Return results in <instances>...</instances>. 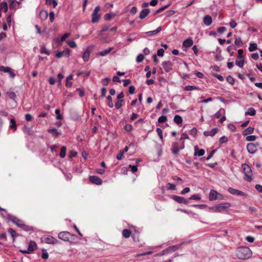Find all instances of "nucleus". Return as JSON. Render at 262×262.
<instances>
[{"label":"nucleus","instance_id":"obj_1","mask_svg":"<svg viewBox=\"0 0 262 262\" xmlns=\"http://www.w3.org/2000/svg\"><path fill=\"white\" fill-rule=\"evenodd\" d=\"M252 251L250 248L246 247L238 248L236 250V255L238 258L242 260L249 259L252 256Z\"/></svg>","mask_w":262,"mask_h":262},{"label":"nucleus","instance_id":"obj_2","mask_svg":"<svg viewBox=\"0 0 262 262\" xmlns=\"http://www.w3.org/2000/svg\"><path fill=\"white\" fill-rule=\"evenodd\" d=\"M231 205L229 203H224L219 204L210 208L211 211L213 212H223L231 207Z\"/></svg>","mask_w":262,"mask_h":262},{"label":"nucleus","instance_id":"obj_3","mask_svg":"<svg viewBox=\"0 0 262 262\" xmlns=\"http://www.w3.org/2000/svg\"><path fill=\"white\" fill-rule=\"evenodd\" d=\"M242 167L246 177L245 179L248 182L252 181V172L250 166L247 164H243Z\"/></svg>","mask_w":262,"mask_h":262},{"label":"nucleus","instance_id":"obj_4","mask_svg":"<svg viewBox=\"0 0 262 262\" xmlns=\"http://www.w3.org/2000/svg\"><path fill=\"white\" fill-rule=\"evenodd\" d=\"M41 241L47 244H58V241L51 235H45L41 238Z\"/></svg>","mask_w":262,"mask_h":262},{"label":"nucleus","instance_id":"obj_5","mask_svg":"<svg viewBox=\"0 0 262 262\" xmlns=\"http://www.w3.org/2000/svg\"><path fill=\"white\" fill-rule=\"evenodd\" d=\"M94 46H89L82 54V58L85 62L88 61L90 58V53L93 51Z\"/></svg>","mask_w":262,"mask_h":262},{"label":"nucleus","instance_id":"obj_6","mask_svg":"<svg viewBox=\"0 0 262 262\" xmlns=\"http://www.w3.org/2000/svg\"><path fill=\"white\" fill-rule=\"evenodd\" d=\"M259 146L258 143L254 144V143H248L247 145V149L248 152L249 154H253L257 150V147Z\"/></svg>","mask_w":262,"mask_h":262},{"label":"nucleus","instance_id":"obj_7","mask_svg":"<svg viewBox=\"0 0 262 262\" xmlns=\"http://www.w3.org/2000/svg\"><path fill=\"white\" fill-rule=\"evenodd\" d=\"M58 238L63 241H69L70 237L71 236L70 233L67 231L60 232L58 234Z\"/></svg>","mask_w":262,"mask_h":262},{"label":"nucleus","instance_id":"obj_8","mask_svg":"<svg viewBox=\"0 0 262 262\" xmlns=\"http://www.w3.org/2000/svg\"><path fill=\"white\" fill-rule=\"evenodd\" d=\"M162 66L165 72H169L172 69L173 63L169 60L163 62Z\"/></svg>","mask_w":262,"mask_h":262},{"label":"nucleus","instance_id":"obj_9","mask_svg":"<svg viewBox=\"0 0 262 262\" xmlns=\"http://www.w3.org/2000/svg\"><path fill=\"white\" fill-rule=\"evenodd\" d=\"M0 71L9 73L11 78H14L15 76V74L14 73L12 70L8 67L1 66Z\"/></svg>","mask_w":262,"mask_h":262},{"label":"nucleus","instance_id":"obj_10","mask_svg":"<svg viewBox=\"0 0 262 262\" xmlns=\"http://www.w3.org/2000/svg\"><path fill=\"white\" fill-rule=\"evenodd\" d=\"M228 191L229 193H230L232 195H237V196H245L246 195L245 193L244 192L235 189L234 188L229 187L228 189Z\"/></svg>","mask_w":262,"mask_h":262},{"label":"nucleus","instance_id":"obj_11","mask_svg":"<svg viewBox=\"0 0 262 262\" xmlns=\"http://www.w3.org/2000/svg\"><path fill=\"white\" fill-rule=\"evenodd\" d=\"M219 196H222V194L212 189L210 190L209 198L210 201H214L218 199L219 198Z\"/></svg>","mask_w":262,"mask_h":262},{"label":"nucleus","instance_id":"obj_12","mask_svg":"<svg viewBox=\"0 0 262 262\" xmlns=\"http://www.w3.org/2000/svg\"><path fill=\"white\" fill-rule=\"evenodd\" d=\"M172 199L177 202L181 204H187L188 203V200L185 199L182 196L173 195Z\"/></svg>","mask_w":262,"mask_h":262},{"label":"nucleus","instance_id":"obj_13","mask_svg":"<svg viewBox=\"0 0 262 262\" xmlns=\"http://www.w3.org/2000/svg\"><path fill=\"white\" fill-rule=\"evenodd\" d=\"M71 52V50L69 49H66L65 50L63 51H58L56 54V57L58 58H60L63 56H66L68 57L70 55Z\"/></svg>","mask_w":262,"mask_h":262},{"label":"nucleus","instance_id":"obj_14","mask_svg":"<svg viewBox=\"0 0 262 262\" xmlns=\"http://www.w3.org/2000/svg\"><path fill=\"white\" fill-rule=\"evenodd\" d=\"M89 180L93 183L96 185H101L102 183V180L99 177L95 176H91L89 177Z\"/></svg>","mask_w":262,"mask_h":262},{"label":"nucleus","instance_id":"obj_15","mask_svg":"<svg viewBox=\"0 0 262 262\" xmlns=\"http://www.w3.org/2000/svg\"><path fill=\"white\" fill-rule=\"evenodd\" d=\"M10 221L13 223L14 224H16L18 227H23L25 226V225L21 223V221H20L19 219L16 218L15 216H12L10 217Z\"/></svg>","mask_w":262,"mask_h":262},{"label":"nucleus","instance_id":"obj_16","mask_svg":"<svg viewBox=\"0 0 262 262\" xmlns=\"http://www.w3.org/2000/svg\"><path fill=\"white\" fill-rule=\"evenodd\" d=\"M180 150L181 148L180 147H179L178 143L174 142L172 143L171 147V151L174 155H178Z\"/></svg>","mask_w":262,"mask_h":262},{"label":"nucleus","instance_id":"obj_17","mask_svg":"<svg viewBox=\"0 0 262 262\" xmlns=\"http://www.w3.org/2000/svg\"><path fill=\"white\" fill-rule=\"evenodd\" d=\"M219 131L218 128H214L210 131H205L204 132V135L206 137L207 136H214Z\"/></svg>","mask_w":262,"mask_h":262},{"label":"nucleus","instance_id":"obj_18","mask_svg":"<svg viewBox=\"0 0 262 262\" xmlns=\"http://www.w3.org/2000/svg\"><path fill=\"white\" fill-rule=\"evenodd\" d=\"M9 7L10 9H17L20 3L16 0H9Z\"/></svg>","mask_w":262,"mask_h":262},{"label":"nucleus","instance_id":"obj_19","mask_svg":"<svg viewBox=\"0 0 262 262\" xmlns=\"http://www.w3.org/2000/svg\"><path fill=\"white\" fill-rule=\"evenodd\" d=\"M150 10L149 9H143L139 15V18L141 19H144L145 18L147 15L149 13Z\"/></svg>","mask_w":262,"mask_h":262},{"label":"nucleus","instance_id":"obj_20","mask_svg":"<svg viewBox=\"0 0 262 262\" xmlns=\"http://www.w3.org/2000/svg\"><path fill=\"white\" fill-rule=\"evenodd\" d=\"M194 156L199 157L203 156L205 154V150L203 149H199L197 146L194 147Z\"/></svg>","mask_w":262,"mask_h":262},{"label":"nucleus","instance_id":"obj_21","mask_svg":"<svg viewBox=\"0 0 262 262\" xmlns=\"http://www.w3.org/2000/svg\"><path fill=\"white\" fill-rule=\"evenodd\" d=\"M182 45L183 47L189 48L193 45V40L191 38H188L183 41Z\"/></svg>","mask_w":262,"mask_h":262},{"label":"nucleus","instance_id":"obj_22","mask_svg":"<svg viewBox=\"0 0 262 262\" xmlns=\"http://www.w3.org/2000/svg\"><path fill=\"white\" fill-rule=\"evenodd\" d=\"M37 248V244L36 243L33 241H31L28 247V250L32 252L34 251Z\"/></svg>","mask_w":262,"mask_h":262},{"label":"nucleus","instance_id":"obj_23","mask_svg":"<svg viewBox=\"0 0 262 262\" xmlns=\"http://www.w3.org/2000/svg\"><path fill=\"white\" fill-rule=\"evenodd\" d=\"M212 22V19L211 16L209 15H206L204 17V23L205 25L209 26H210Z\"/></svg>","mask_w":262,"mask_h":262},{"label":"nucleus","instance_id":"obj_24","mask_svg":"<svg viewBox=\"0 0 262 262\" xmlns=\"http://www.w3.org/2000/svg\"><path fill=\"white\" fill-rule=\"evenodd\" d=\"M113 49V47H110L108 49L100 51L98 53V54L101 56H104L108 54Z\"/></svg>","mask_w":262,"mask_h":262},{"label":"nucleus","instance_id":"obj_25","mask_svg":"<svg viewBox=\"0 0 262 262\" xmlns=\"http://www.w3.org/2000/svg\"><path fill=\"white\" fill-rule=\"evenodd\" d=\"M161 31V27H159L156 30H154V31L146 32L145 33V34L148 36H152V35H154L157 34L158 33L160 32Z\"/></svg>","mask_w":262,"mask_h":262},{"label":"nucleus","instance_id":"obj_26","mask_svg":"<svg viewBox=\"0 0 262 262\" xmlns=\"http://www.w3.org/2000/svg\"><path fill=\"white\" fill-rule=\"evenodd\" d=\"M100 18L99 15L97 13L93 12L92 21L93 23H95L98 21Z\"/></svg>","mask_w":262,"mask_h":262},{"label":"nucleus","instance_id":"obj_27","mask_svg":"<svg viewBox=\"0 0 262 262\" xmlns=\"http://www.w3.org/2000/svg\"><path fill=\"white\" fill-rule=\"evenodd\" d=\"M73 79L72 75H69L66 79V86L70 88L72 85L71 80Z\"/></svg>","mask_w":262,"mask_h":262},{"label":"nucleus","instance_id":"obj_28","mask_svg":"<svg viewBox=\"0 0 262 262\" xmlns=\"http://www.w3.org/2000/svg\"><path fill=\"white\" fill-rule=\"evenodd\" d=\"M256 114V111L254 108L251 107L248 110V111L246 112L245 114V116L250 115L251 116H253Z\"/></svg>","mask_w":262,"mask_h":262},{"label":"nucleus","instance_id":"obj_29","mask_svg":"<svg viewBox=\"0 0 262 262\" xmlns=\"http://www.w3.org/2000/svg\"><path fill=\"white\" fill-rule=\"evenodd\" d=\"M40 17L41 20H46L48 17V13L47 11L45 10H42L40 12Z\"/></svg>","mask_w":262,"mask_h":262},{"label":"nucleus","instance_id":"obj_30","mask_svg":"<svg viewBox=\"0 0 262 262\" xmlns=\"http://www.w3.org/2000/svg\"><path fill=\"white\" fill-rule=\"evenodd\" d=\"M184 90L186 91H190L195 90H200V88L195 85H187L184 88Z\"/></svg>","mask_w":262,"mask_h":262},{"label":"nucleus","instance_id":"obj_31","mask_svg":"<svg viewBox=\"0 0 262 262\" xmlns=\"http://www.w3.org/2000/svg\"><path fill=\"white\" fill-rule=\"evenodd\" d=\"M254 128L252 127H249L247 128L243 133V135L244 136H246L247 135L251 134L253 133Z\"/></svg>","mask_w":262,"mask_h":262},{"label":"nucleus","instance_id":"obj_32","mask_svg":"<svg viewBox=\"0 0 262 262\" xmlns=\"http://www.w3.org/2000/svg\"><path fill=\"white\" fill-rule=\"evenodd\" d=\"M179 248V246H172L168 247L166 249L164 250V252H168L170 253L171 252L177 250Z\"/></svg>","mask_w":262,"mask_h":262},{"label":"nucleus","instance_id":"obj_33","mask_svg":"<svg viewBox=\"0 0 262 262\" xmlns=\"http://www.w3.org/2000/svg\"><path fill=\"white\" fill-rule=\"evenodd\" d=\"M66 149H67V148L66 146H63L61 147L60 152L59 154V156H60V158H63L66 157Z\"/></svg>","mask_w":262,"mask_h":262},{"label":"nucleus","instance_id":"obj_34","mask_svg":"<svg viewBox=\"0 0 262 262\" xmlns=\"http://www.w3.org/2000/svg\"><path fill=\"white\" fill-rule=\"evenodd\" d=\"M173 121L175 123L179 124L182 122L183 119L180 116L177 115L174 117Z\"/></svg>","mask_w":262,"mask_h":262},{"label":"nucleus","instance_id":"obj_35","mask_svg":"<svg viewBox=\"0 0 262 262\" xmlns=\"http://www.w3.org/2000/svg\"><path fill=\"white\" fill-rule=\"evenodd\" d=\"M48 132L55 137H58L60 135V133L55 128L49 129Z\"/></svg>","mask_w":262,"mask_h":262},{"label":"nucleus","instance_id":"obj_36","mask_svg":"<svg viewBox=\"0 0 262 262\" xmlns=\"http://www.w3.org/2000/svg\"><path fill=\"white\" fill-rule=\"evenodd\" d=\"M131 234V232L129 230L124 229L122 231V235L125 238H128Z\"/></svg>","mask_w":262,"mask_h":262},{"label":"nucleus","instance_id":"obj_37","mask_svg":"<svg viewBox=\"0 0 262 262\" xmlns=\"http://www.w3.org/2000/svg\"><path fill=\"white\" fill-rule=\"evenodd\" d=\"M234 43L238 47H242L243 44L241 38L239 37L235 38Z\"/></svg>","mask_w":262,"mask_h":262},{"label":"nucleus","instance_id":"obj_38","mask_svg":"<svg viewBox=\"0 0 262 262\" xmlns=\"http://www.w3.org/2000/svg\"><path fill=\"white\" fill-rule=\"evenodd\" d=\"M245 63V61L243 58L240 59V60H236L235 61V64L240 68L243 67Z\"/></svg>","mask_w":262,"mask_h":262},{"label":"nucleus","instance_id":"obj_39","mask_svg":"<svg viewBox=\"0 0 262 262\" xmlns=\"http://www.w3.org/2000/svg\"><path fill=\"white\" fill-rule=\"evenodd\" d=\"M257 45L256 43H251L249 47V50L250 52H253L257 49Z\"/></svg>","mask_w":262,"mask_h":262},{"label":"nucleus","instance_id":"obj_40","mask_svg":"<svg viewBox=\"0 0 262 262\" xmlns=\"http://www.w3.org/2000/svg\"><path fill=\"white\" fill-rule=\"evenodd\" d=\"M1 9H3L4 10V11L5 12H7L8 11V5L6 2H3L1 3Z\"/></svg>","mask_w":262,"mask_h":262},{"label":"nucleus","instance_id":"obj_41","mask_svg":"<svg viewBox=\"0 0 262 262\" xmlns=\"http://www.w3.org/2000/svg\"><path fill=\"white\" fill-rule=\"evenodd\" d=\"M10 123H11V125L10 126V127L11 129H14V130H16V124L15 123L14 119H11L10 120Z\"/></svg>","mask_w":262,"mask_h":262},{"label":"nucleus","instance_id":"obj_42","mask_svg":"<svg viewBox=\"0 0 262 262\" xmlns=\"http://www.w3.org/2000/svg\"><path fill=\"white\" fill-rule=\"evenodd\" d=\"M256 139V137L254 135H250L246 137V140L247 141H253Z\"/></svg>","mask_w":262,"mask_h":262},{"label":"nucleus","instance_id":"obj_43","mask_svg":"<svg viewBox=\"0 0 262 262\" xmlns=\"http://www.w3.org/2000/svg\"><path fill=\"white\" fill-rule=\"evenodd\" d=\"M169 6V5H166V6H164L163 7H162L161 8L158 9V10H157V11L155 12L154 15H156L158 13H159L161 12H162L163 11H164L165 9H166Z\"/></svg>","mask_w":262,"mask_h":262},{"label":"nucleus","instance_id":"obj_44","mask_svg":"<svg viewBox=\"0 0 262 262\" xmlns=\"http://www.w3.org/2000/svg\"><path fill=\"white\" fill-rule=\"evenodd\" d=\"M107 99L108 101V106L111 107V108H112L113 106H114V104H113V103L112 102V98L111 96H108L107 97Z\"/></svg>","mask_w":262,"mask_h":262},{"label":"nucleus","instance_id":"obj_45","mask_svg":"<svg viewBox=\"0 0 262 262\" xmlns=\"http://www.w3.org/2000/svg\"><path fill=\"white\" fill-rule=\"evenodd\" d=\"M40 52L41 54H45L48 55L50 53V51H49L45 47H42L40 50Z\"/></svg>","mask_w":262,"mask_h":262},{"label":"nucleus","instance_id":"obj_46","mask_svg":"<svg viewBox=\"0 0 262 262\" xmlns=\"http://www.w3.org/2000/svg\"><path fill=\"white\" fill-rule=\"evenodd\" d=\"M167 120V117L165 116H160L158 120L159 123H161L165 122Z\"/></svg>","mask_w":262,"mask_h":262},{"label":"nucleus","instance_id":"obj_47","mask_svg":"<svg viewBox=\"0 0 262 262\" xmlns=\"http://www.w3.org/2000/svg\"><path fill=\"white\" fill-rule=\"evenodd\" d=\"M60 110L59 109H56L55 110V114L57 115L56 116V119L58 120L62 119L63 117L60 114Z\"/></svg>","mask_w":262,"mask_h":262},{"label":"nucleus","instance_id":"obj_48","mask_svg":"<svg viewBox=\"0 0 262 262\" xmlns=\"http://www.w3.org/2000/svg\"><path fill=\"white\" fill-rule=\"evenodd\" d=\"M227 141H228V138L225 136H222L219 139L220 144H223V143L227 142Z\"/></svg>","mask_w":262,"mask_h":262},{"label":"nucleus","instance_id":"obj_49","mask_svg":"<svg viewBox=\"0 0 262 262\" xmlns=\"http://www.w3.org/2000/svg\"><path fill=\"white\" fill-rule=\"evenodd\" d=\"M144 58V55L141 54L138 55V56L137 57L136 61L137 62L139 63L142 62Z\"/></svg>","mask_w":262,"mask_h":262},{"label":"nucleus","instance_id":"obj_50","mask_svg":"<svg viewBox=\"0 0 262 262\" xmlns=\"http://www.w3.org/2000/svg\"><path fill=\"white\" fill-rule=\"evenodd\" d=\"M226 80L227 82L231 84H233L234 83V79L231 76H227Z\"/></svg>","mask_w":262,"mask_h":262},{"label":"nucleus","instance_id":"obj_51","mask_svg":"<svg viewBox=\"0 0 262 262\" xmlns=\"http://www.w3.org/2000/svg\"><path fill=\"white\" fill-rule=\"evenodd\" d=\"M67 43L68 45L71 47V48H75L76 47V43L75 41H70V40H68L67 41Z\"/></svg>","mask_w":262,"mask_h":262},{"label":"nucleus","instance_id":"obj_52","mask_svg":"<svg viewBox=\"0 0 262 262\" xmlns=\"http://www.w3.org/2000/svg\"><path fill=\"white\" fill-rule=\"evenodd\" d=\"M222 111L225 112V110L223 108H221L214 114V116L216 118H219L221 116Z\"/></svg>","mask_w":262,"mask_h":262},{"label":"nucleus","instance_id":"obj_53","mask_svg":"<svg viewBox=\"0 0 262 262\" xmlns=\"http://www.w3.org/2000/svg\"><path fill=\"white\" fill-rule=\"evenodd\" d=\"M123 101V100H121L120 101H118L116 102L115 107L117 110L120 108L122 106L121 102Z\"/></svg>","mask_w":262,"mask_h":262},{"label":"nucleus","instance_id":"obj_54","mask_svg":"<svg viewBox=\"0 0 262 262\" xmlns=\"http://www.w3.org/2000/svg\"><path fill=\"white\" fill-rule=\"evenodd\" d=\"M8 232L13 237L16 236V231L12 228L9 229Z\"/></svg>","mask_w":262,"mask_h":262},{"label":"nucleus","instance_id":"obj_55","mask_svg":"<svg viewBox=\"0 0 262 262\" xmlns=\"http://www.w3.org/2000/svg\"><path fill=\"white\" fill-rule=\"evenodd\" d=\"M189 199L190 200H200L201 199L200 195L199 194H195L191 195Z\"/></svg>","mask_w":262,"mask_h":262},{"label":"nucleus","instance_id":"obj_56","mask_svg":"<svg viewBox=\"0 0 262 262\" xmlns=\"http://www.w3.org/2000/svg\"><path fill=\"white\" fill-rule=\"evenodd\" d=\"M109 28H110L109 26H106V25L102 27V30L99 32V34L101 35L103 32L107 31L109 29Z\"/></svg>","mask_w":262,"mask_h":262},{"label":"nucleus","instance_id":"obj_57","mask_svg":"<svg viewBox=\"0 0 262 262\" xmlns=\"http://www.w3.org/2000/svg\"><path fill=\"white\" fill-rule=\"evenodd\" d=\"M157 133L161 140L163 139L162 130L160 128H157Z\"/></svg>","mask_w":262,"mask_h":262},{"label":"nucleus","instance_id":"obj_58","mask_svg":"<svg viewBox=\"0 0 262 262\" xmlns=\"http://www.w3.org/2000/svg\"><path fill=\"white\" fill-rule=\"evenodd\" d=\"M189 133L191 135L193 136H195L196 135V133H197V129L195 127H193V128H192L190 132H189Z\"/></svg>","mask_w":262,"mask_h":262},{"label":"nucleus","instance_id":"obj_59","mask_svg":"<svg viewBox=\"0 0 262 262\" xmlns=\"http://www.w3.org/2000/svg\"><path fill=\"white\" fill-rule=\"evenodd\" d=\"M164 49L162 48H161L158 50L157 55H158L159 56H163L164 55Z\"/></svg>","mask_w":262,"mask_h":262},{"label":"nucleus","instance_id":"obj_60","mask_svg":"<svg viewBox=\"0 0 262 262\" xmlns=\"http://www.w3.org/2000/svg\"><path fill=\"white\" fill-rule=\"evenodd\" d=\"M213 76L217 78L221 81H223L224 80V77L220 75L217 74H213Z\"/></svg>","mask_w":262,"mask_h":262},{"label":"nucleus","instance_id":"obj_61","mask_svg":"<svg viewBox=\"0 0 262 262\" xmlns=\"http://www.w3.org/2000/svg\"><path fill=\"white\" fill-rule=\"evenodd\" d=\"M123 154H124V153L121 150H120L119 151V152L118 154V155H117L116 158L118 160H122V157L123 156Z\"/></svg>","mask_w":262,"mask_h":262},{"label":"nucleus","instance_id":"obj_62","mask_svg":"<svg viewBox=\"0 0 262 262\" xmlns=\"http://www.w3.org/2000/svg\"><path fill=\"white\" fill-rule=\"evenodd\" d=\"M128 92L130 94H134L135 93V88L134 86L130 85L128 89Z\"/></svg>","mask_w":262,"mask_h":262},{"label":"nucleus","instance_id":"obj_63","mask_svg":"<svg viewBox=\"0 0 262 262\" xmlns=\"http://www.w3.org/2000/svg\"><path fill=\"white\" fill-rule=\"evenodd\" d=\"M50 20L51 22H53L54 20V12L53 11H51L49 14Z\"/></svg>","mask_w":262,"mask_h":262},{"label":"nucleus","instance_id":"obj_64","mask_svg":"<svg viewBox=\"0 0 262 262\" xmlns=\"http://www.w3.org/2000/svg\"><path fill=\"white\" fill-rule=\"evenodd\" d=\"M256 189L259 192L262 193V186L259 184H256L255 186Z\"/></svg>","mask_w":262,"mask_h":262}]
</instances>
